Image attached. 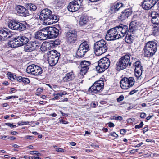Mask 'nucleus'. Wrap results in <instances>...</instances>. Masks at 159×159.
I'll list each match as a JSON object with an SVG mask.
<instances>
[{
    "mask_svg": "<svg viewBox=\"0 0 159 159\" xmlns=\"http://www.w3.org/2000/svg\"><path fill=\"white\" fill-rule=\"evenodd\" d=\"M143 133H144L146 132L148 130V127H144L143 129Z\"/></svg>",
    "mask_w": 159,
    "mask_h": 159,
    "instance_id": "obj_55",
    "label": "nucleus"
},
{
    "mask_svg": "<svg viewBox=\"0 0 159 159\" xmlns=\"http://www.w3.org/2000/svg\"><path fill=\"white\" fill-rule=\"evenodd\" d=\"M65 37L68 44H73L77 40V32L74 30H70L66 33Z\"/></svg>",
    "mask_w": 159,
    "mask_h": 159,
    "instance_id": "obj_6",
    "label": "nucleus"
},
{
    "mask_svg": "<svg viewBox=\"0 0 159 159\" xmlns=\"http://www.w3.org/2000/svg\"><path fill=\"white\" fill-rule=\"evenodd\" d=\"M123 119V117L122 116H119L117 117L115 116V120H119L120 121H121Z\"/></svg>",
    "mask_w": 159,
    "mask_h": 159,
    "instance_id": "obj_44",
    "label": "nucleus"
},
{
    "mask_svg": "<svg viewBox=\"0 0 159 159\" xmlns=\"http://www.w3.org/2000/svg\"><path fill=\"white\" fill-rule=\"evenodd\" d=\"M40 47L39 42L37 40L31 41L25 46V50L27 52H31L38 48Z\"/></svg>",
    "mask_w": 159,
    "mask_h": 159,
    "instance_id": "obj_13",
    "label": "nucleus"
},
{
    "mask_svg": "<svg viewBox=\"0 0 159 159\" xmlns=\"http://www.w3.org/2000/svg\"><path fill=\"white\" fill-rule=\"evenodd\" d=\"M138 150V149H133L132 150H131L130 151V153L131 154H134L135 153L137 152V150Z\"/></svg>",
    "mask_w": 159,
    "mask_h": 159,
    "instance_id": "obj_53",
    "label": "nucleus"
},
{
    "mask_svg": "<svg viewBox=\"0 0 159 159\" xmlns=\"http://www.w3.org/2000/svg\"><path fill=\"white\" fill-rule=\"evenodd\" d=\"M80 65L81 69L80 70V74L82 75H83L87 73L91 66V63L89 61L84 60L81 62Z\"/></svg>",
    "mask_w": 159,
    "mask_h": 159,
    "instance_id": "obj_17",
    "label": "nucleus"
},
{
    "mask_svg": "<svg viewBox=\"0 0 159 159\" xmlns=\"http://www.w3.org/2000/svg\"><path fill=\"white\" fill-rule=\"evenodd\" d=\"M48 38H55L58 36L59 34V30L54 27H46Z\"/></svg>",
    "mask_w": 159,
    "mask_h": 159,
    "instance_id": "obj_16",
    "label": "nucleus"
},
{
    "mask_svg": "<svg viewBox=\"0 0 159 159\" xmlns=\"http://www.w3.org/2000/svg\"><path fill=\"white\" fill-rule=\"evenodd\" d=\"M137 91L138 90H136L135 89L133 90L130 91V92L129 93V94L130 95H133L134 93H136Z\"/></svg>",
    "mask_w": 159,
    "mask_h": 159,
    "instance_id": "obj_54",
    "label": "nucleus"
},
{
    "mask_svg": "<svg viewBox=\"0 0 159 159\" xmlns=\"http://www.w3.org/2000/svg\"><path fill=\"white\" fill-rule=\"evenodd\" d=\"M16 97L15 96H8L6 97V99H9L11 98H14Z\"/></svg>",
    "mask_w": 159,
    "mask_h": 159,
    "instance_id": "obj_58",
    "label": "nucleus"
},
{
    "mask_svg": "<svg viewBox=\"0 0 159 159\" xmlns=\"http://www.w3.org/2000/svg\"><path fill=\"white\" fill-rule=\"evenodd\" d=\"M115 5L116 7H117V8L119 11L121 10L122 8L123 4L121 3H118Z\"/></svg>",
    "mask_w": 159,
    "mask_h": 159,
    "instance_id": "obj_40",
    "label": "nucleus"
},
{
    "mask_svg": "<svg viewBox=\"0 0 159 159\" xmlns=\"http://www.w3.org/2000/svg\"><path fill=\"white\" fill-rule=\"evenodd\" d=\"M25 7L27 8V10H29L32 12L35 11L37 9V6L34 3H28L26 4Z\"/></svg>",
    "mask_w": 159,
    "mask_h": 159,
    "instance_id": "obj_28",
    "label": "nucleus"
},
{
    "mask_svg": "<svg viewBox=\"0 0 159 159\" xmlns=\"http://www.w3.org/2000/svg\"><path fill=\"white\" fill-rule=\"evenodd\" d=\"M8 25L10 28L20 31L25 30L26 28L24 24L16 20L11 21L8 23Z\"/></svg>",
    "mask_w": 159,
    "mask_h": 159,
    "instance_id": "obj_8",
    "label": "nucleus"
},
{
    "mask_svg": "<svg viewBox=\"0 0 159 159\" xmlns=\"http://www.w3.org/2000/svg\"><path fill=\"white\" fill-rule=\"evenodd\" d=\"M56 151L58 152H61L62 151H63V149L61 148H56Z\"/></svg>",
    "mask_w": 159,
    "mask_h": 159,
    "instance_id": "obj_56",
    "label": "nucleus"
},
{
    "mask_svg": "<svg viewBox=\"0 0 159 159\" xmlns=\"http://www.w3.org/2000/svg\"><path fill=\"white\" fill-rule=\"evenodd\" d=\"M157 44L155 42H147L144 48L145 56L148 57L153 56L156 53L157 49Z\"/></svg>",
    "mask_w": 159,
    "mask_h": 159,
    "instance_id": "obj_3",
    "label": "nucleus"
},
{
    "mask_svg": "<svg viewBox=\"0 0 159 159\" xmlns=\"http://www.w3.org/2000/svg\"><path fill=\"white\" fill-rule=\"evenodd\" d=\"M6 125L8 126H9L11 127L14 128L16 127V125H13L10 123H6Z\"/></svg>",
    "mask_w": 159,
    "mask_h": 159,
    "instance_id": "obj_47",
    "label": "nucleus"
},
{
    "mask_svg": "<svg viewBox=\"0 0 159 159\" xmlns=\"http://www.w3.org/2000/svg\"><path fill=\"white\" fill-rule=\"evenodd\" d=\"M60 56V53H57V55L48 57V62L50 65L53 66L57 63Z\"/></svg>",
    "mask_w": 159,
    "mask_h": 159,
    "instance_id": "obj_22",
    "label": "nucleus"
},
{
    "mask_svg": "<svg viewBox=\"0 0 159 159\" xmlns=\"http://www.w3.org/2000/svg\"><path fill=\"white\" fill-rule=\"evenodd\" d=\"M140 117L142 118H144L146 116V114L144 113H142L140 114Z\"/></svg>",
    "mask_w": 159,
    "mask_h": 159,
    "instance_id": "obj_51",
    "label": "nucleus"
},
{
    "mask_svg": "<svg viewBox=\"0 0 159 159\" xmlns=\"http://www.w3.org/2000/svg\"><path fill=\"white\" fill-rule=\"evenodd\" d=\"M7 75L8 78L11 81H13L15 80L17 78V76L11 72H8Z\"/></svg>",
    "mask_w": 159,
    "mask_h": 159,
    "instance_id": "obj_35",
    "label": "nucleus"
},
{
    "mask_svg": "<svg viewBox=\"0 0 159 159\" xmlns=\"http://www.w3.org/2000/svg\"><path fill=\"white\" fill-rule=\"evenodd\" d=\"M126 130L125 129H121L120 130V133L122 135L125 134Z\"/></svg>",
    "mask_w": 159,
    "mask_h": 159,
    "instance_id": "obj_49",
    "label": "nucleus"
},
{
    "mask_svg": "<svg viewBox=\"0 0 159 159\" xmlns=\"http://www.w3.org/2000/svg\"><path fill=\"white\" fill-rule=\"evenodd\" d=\"M49 46V43H43L41 45L40 49L42 51H47L48 49Z\"/></svg>",
    "mask_w": 159,
    "mask_h": 159,
    "instance_id": "obj_33",
    "label": "nucleus"
},
{
    "mask_svg": "<svg viewBox=\"0 0 159 159\" xmlns=\"http://www.w3.org/2000/svg\"><path fill=\"white\" fill-rule=\"evenodd\" d=\"M152 19L151 22L153 25H159V14L155 11H153L151 14Z\"/></svg>",
    "mask_w": 159,
    "mask_h": 159,
    "instance_id": "obj_23",
    "label": "nucleus"
},
{
    "mask_svg": "<svg viewBox=\"0 0 159 159\" xmlns=\"http://www.w3.org/2000/svg\"><path fill=\"white\" fill-rule=\"evenodd\" d=\"M37 91H38V92L41 93L42 92L43 89H42L41 88H38L37 89Z\"/></svg>",
    "mask_w": 159,
    "mask_h": 159,
    "instance_id": "obj_63",
    "label": "nucleus"
},
{
    "mask_svg": "<svg viewBox=\"0 0 159 159\" xmlns=\"http://www.w3.org/2000/svg\"><path fill=\"white\" fill-rule=\"evenodd\" d=\"M39 18L43 21L45 25L55 23L58 21L59 18L55 15L52 14L51 10L46 8L42 10L40 13Z\"/></svg>",
    "mask_w": 159,
    "mask_h": 159,
    "instance_id": "obj_1",
    "label": "nucleus"
},
{
    "mask_svg": "<svg viewBox=\"0 0 159 159\" xmlns=\"http://www.w3.org/2000/svg\"><path fill=\"white\" fill-rule=\"evenodd\" d=\"M135 68H141L142 69V66L141 65V62L139 61H136L134 63V65Z\"/></svg>",
    "mask_w": 159,
    "mask_h": 159,
    "instance_id": "obj_37",
    "label": "nucleus"
},
{
    "mask_svg": "<svg viewBox=\"0 0 159 159\" xmlns=\"http://www.w3.org/2000/svg\"><path fill=\"white\" fill-rule=\"evenodd\" d=\"M23 78L21 76H19L18 77H17L16 79L17 80V81L19 82H22V80L23 79Z\"/></svg>",
    "mask_w": 159,
    "mask_h": 159,
    "instance_id": "obj_48",
    "label": "nucleus"
},
{
    "mask_svg": "<svg viewBox=\"0 0 159 159\" xmlns=\"http://www.w3.org/2000/svg\"><path fill=\"white\" fill-rule=\"evenodd\" d=\"M116 27L109 29L107 31L105 37L106 40L108 41L114 40L121 38L120 32L117 31Z\"/></svg>",
    "mask_w": 159,
    "mask_h": 159,
    "instance_id": "obj_7",
    "label": "nucleus"
},
{
    "mask_svg": "<svg viewBox=\"0 0 159 159\" xmlns=\"http://www.w3.org/2000/svg\"><path fill=\"white\" fill-rule=\"evenodd\" d=\"M135 75L137 79H141V76L142 73V69L135 68Z\"/></svg>",
    "mask_w": 159,
    "mask_h": 159,
    "instance_id": "obj_32",
    "label": "nucleus"
},
{
    "mask_svg": "<svg viewBox=\"0 0 159 159\" xmlns=\"http://www.w3.org/2000/svg\"><path fill=\"white\" fill-rule=\"evenodd\" d=\"M60 122H62V123L63 124H67L68 123V122L65 121L64 120H60Z\"/></svg>",
    "mask_w": 159,
    "mask_h": 159,
    "instance_id": "obj_62",
    "label": "nucleus"
},
{
    "mask_svg": "<svg viewBox=\"0 0 159 159\" xmlns=\"http://www.w3.org/2000/svg\"><path fill=\"white\" fill-rule=\"evenodd\" d=\"M63 93H55V95H56V97H54L52 98V100H56L57 99L58 97H61L62 96Z\"/></svg>",
    "mask_w": 159,
    "mask_h": 159,
    "instance_id": "obj_38",
    "label": "nucleus"
},
{
    "mask_svg": "<svg viewBox=\"0 0 159 159\" xmlns=\"http://www.w3.org/2000/svg\"><path fill=\"white\" fill-rule=\"evenodd\" d=\"M132 14V11L130 9H127L122 11L121 14L118 16L119 19L122 20L128 18Z\"/></svg>",
    "mask_w": 159,
    "mask_h": 159,
    "instance_id": "obj_20",
    "label": "nucleus"
},
{
    "mask_svg": "<svg viewBox=\"0 0 159 159\" xmlns=\"http://www.w3.org/2000/svg\"><path fill=\"white\" fill-rule=\"evenodd\" d=\"M21 41L22 42V44H26L29 41V39L25 35H20L18 36Z\"/></svg>",
    "mask_w": 159,
    "mask_h": 159,
    "instance_id": "obj_31",
    "label": "nucleus"
},
{
    "mask_svg": "<svg viewBox=\"0 0 159 159\" xmlns=\"http://www.w3.org/2000/svg\"><path fill=\"white\" fill-rule=\"evenodd\" d=\"M152 4L155 5L159 0H148Z\"/></svg>",
    "mask_w": 159,
    "mask_h": 159,
    "instance_id": "obj_50",
    "label": "nucleus"
},
{
    "mask_svg": "<svg viewBox=\"0 0 159 159\" xmlns=\"http://www.w3.org/2000/svg\"><path fill=\"white\" fill-rule=\"evenodd\" d=\"M134 80L133 77L129 78L124 77L120 81V85L122 89H127L132 86L134 84Z\"/></svg>",
    "mask_w": 159,
    "mask_h": 159,
    "instance_id": "obj_11",
    "label": "nucleus"
},
{
    "mask_svg": "<svg viewBox=\"0 0 159 159\" xmlns=\"http://www.w3.org/2000/svg\"><path fill=\"white\" fill-rule=\"evenodd\" d=\"M98 105V103L97 102H94L92 104L91 106L93 107H95Z\"/></svg>",
    "mask_w": 159,
    "mask_h": 159,
    "instance_id": "obj_57",
    "label": "nucleus"
},
{
    "mask_svg": "<svg viewBox=\"0 0 159 159\" xmlns=\"http://www.w3.org/2000/svg\"><path fill=\"white\" fill-rule=\"evenodd\" d=\"M42 71L41 68L34 64L28 66L26 70L27 73L35 76L41 74Z\"/></svg>",
    "mask_w": 159,
    "mask_h": 159,
    "instance_id": "obj_12",
    "label": "nucleus"
},
{
    "mask_svg": "<svg viewBox=\"0 0 159 159\" xmlns=\"http://www.w3.org/2000/svg\"><path fill=\"white\" fill-rule=\"evenodd\" d=\"M60 112L63 116H68V115L67 113H64L62 111H61Z\"/></svg>",
    "mask_w": 159,
    "mask_h": 159,
    "instance_id": "obj_61",
    "label": "nucleus"
},
{
    "mask_svg": "<svg viewBox=\"0 0 159 159\" xmlns=\"http://www.w3.org/2000/svg\"><path fill=\"white\" fill-rule=\"evenodd\" d=\"M153 34L154 35H157L159 34V25H153Z\"/></svg>",
    "mask_w": 159,
    "mask_h": 159,
    "instance_id": "obj_34",
    "label": "nucleus"
},
{
    "mask_svg": "<svg viewBox=\"0 0 159 159\" xmlns=\"http://www.w3.org/2000/svg\"><path fill=\"white\" fill-rule=\"evenodd\" d=\"M29 123L28 121H20L18 123V124L20 125H27Z\"/></svg>",
    "mask_w": 159,
    "mask_h": 159,
    "instance_id": "obj_42",
    "label": "nucleus"
},
{
    "mask_svg": "<svg viewBox=\"0 0 159 159\" xmlns=\"http://www.w3.org/2000/svg\"><path fill=\"white\" fill-rule=\"evenodd\" d=\"M139 23L136 21H132L129 26V28L128 33L134 34L135 32L137 26L138 25Z\"/></svg>",
    "mask_w": 159,
    "mask_h": 159,
    "instance_id": "obj_24",
    "label": "nucleus"
},
{
    "mask_svg": "<svg viewBox=\"0 0 159 159\" xmlns=\"http://www.w3.org/2000/svg\"><path fill=\"white\" fill-rule=\"evenodd\" d=\"M130 57L129 55H126L119 59L116 66L117 70H120L126 68L128 65L130 66L131 62H130Z\"/></svg>",
    "mask_w": 159,
    "mask_h": 159,
    "instance_id": "obj_4",
    "label": "nucleus"
},
{
    "mask_svg": "<svg viewBox=\"0 0 159 159\" xmlns=\"http://www.w3.org/2000/svg\"><path fill=\"white\" fill-rule=\"evenodd\" d=\"M110 10L111 11V13H115L116 12L119 11L117 8V7H116L115 5L112 6L111 7Z\"/></svg>",
    "mask_w": 159,
    "mask_h": 159,
    "instance_id": "obj_39",
    "label": "nucleus"
},
{
    "mask_svg": "<svg viewBox=\"0 0 159 159\" xmlns=\"http://www.w3.org/2000/svg\"><path fill=\"white\" fill-rule=\"evenodd\" d=\"M132 34L127 33L126 36L125 38V41L126 42L129 43H132L134 40V35Z\"/></svg>",
    "mask_w": 159,
    "mask_h": 159,
    "instance_id": "obj_29",
    "label": "nucleus"
},
{
    "mask_svg": "<svg viewBox=\"0 0 159 159\" xmlns=\"http://www.w3.org/2000/svg\"><path fill=\"white\" fill-rule=\"evenodd\" d=\"M110 65L109 59L106 57L102 58L98 61V66L96 67V70L99 73H102L107 69Z\"/></svg>",
    "mask_w": 159,
    "mask_h": 159,
    "instance_id": "obj_5",
    "label": "nucleus"
},
{
    "mask_svg": "<svg viewBox=\"0 0 159 159\" xmlns=\"http://www.w3.org/2000/svg\"><path fill=\"white\" fill-rule=\"evenodd\" d=\"M104 83L102 80H99L95 82L94 84L90 87L88 92L89 93H96L100 91H101L103 89Z\"/></svg>",
    "mask_w": 159,
    "mask_h": 159,
    "instance_id": "obj_10",
    "label": "nucleus"
},
{
    "mask_svg": "<svg viewBox=\"0 0 159 159\" xmlns=\"http://www.w3.org/2000/svg\"><path fill=\"white\" fill-rule=\"evenodd\" d=\"M89 21L88 17L87 16H83L80 19V20L79 22V24L82 26L86 24Z\"/></svg>",
    "mask_w": 159,
    "mask_h": 159,
    "instance_id": "obj_30",
    "label": "nucleus"
},
{
    "mask_svg": "<svg viewBox=\"0 0 159 159\" xmlns=\"http://www.w3.org/2000/svg\"><path fill=\"white\" fill-rule=\"evenodd\" d=\"M69 11L74 12L77 11L80 8V5L78 1L74 0L70 3L67 7Z\"/></svg>",
    "mask_w": 159,
    "mask_h": 159,
    "instance_id": "obj_18",
    "label": "nucleus"
},
{
    "mask_svg": "<svg viewBox=\"0 0 159 159\" xmlns=\"http://www.w3.org/2000/svg\"><path fill=\"white\" fill-rule=\"evenodd\" d=\"M108 49V44L104 40L98 41L94 44V52L97 55L99 56L103 54Z\"/></svg>",
    "mask_w": 159,
    "mask_h": 159,
    "instance_id": "obj_2",
    "label": "nucleus"
},
{
    "mask_svg": "<svg viewBox=\"0 0 159 159\" xmlns=\"http://www.w3.org/2000/svg\"><path fill=\"white\" fill-rule=\"evenodd\" d=\"M124 99V97L123 95H121L117 99V101L118 102L122 101Z\"/></svg>",
    "mask_w": 159,
    "mask_h": 159,
    "instance_id": "obj_43",
    "label": "nucleus"
},
{
    "mask_svg": "<svg viewBox=\"0 0 159 159\" xmlns=\"http://www.w3.org/2000/svg\"><path fill=\"white\" fill-rule=\"evenodd\" d=\"M0 33L4 37L7 39L10 38L11 36V31L7 28H4L0 30Z\"/></svg>",
    "mask_w": 159,
    "mask_h": 159,
    "instance_id": "obj_26",
    "label": "nucleus"
},
{
    "mask_svg": "<svg viewBox=\"0 0 159 159\" xmlns=\"http://www.w3.org/2000/svg\"><path fill=\"white\" fill-rule=\"evenodd\" d=\"M22 82L26 84L29 83L30 81L28 78L23 77Z\"/></svg>",
    "mask_w": 159,
    "mask_h": 159,
    "instance_id": "obj_41",
    "label": "nucleus"
},
{
    "mask_svg": "<svg viewBox=\"0 0 159 159\" xmlns=\"http://www.w3.org/2000/svg\"><path fill=\"white\" fill-rule=\"evenodd\" d=\"M35 37L41 40H45L48 38L46 28L36 32L35 34Z\"/></svg>",
    "mask_w": 159,
    "mask_h": 159,
    "instance_id": "obj_15",
    "label": "nucleus"
},
{
    "mask_svg": "<svg viewBox=\"0 0 159 159\" xmlns=\"http://www.w3.org/2000/svg\"><path fill=\"white\" fill-rule=\"evenodd\" d=\"M3 36H1L0 35V40L1 41L2 40H5L6 39L5 38V37H3Z\"/></svg>",
    "mask_w": 159,
    "mask_h": 159,
    "instance_id": "obj_59",
    "label": "nucleus"
},
{
    "mask_svg": "<svg viewBox=\"0 0 159 159\" xmlns=\"http://www.w3.org/2000/svg\"><path fill=\"white\" fill-rule=\"evenodd\" d=\"M36 152V151H31L30 152V153L32 155L36 154L38 156H39L40 154L39 153L35 152Z\"/></svg>",
    "mask_w": 159,
    "mask_h": 159,
    "instance_id": "obj_45",
    "label": "nucleus"
},
{
    "mask_svg": "<svg viewBox=\"0 0 159 159\" xmlns=\"http://www.w3.org/2000/svg\"><path fill=\"white\" fill-rule=\"evenodd\" d=\"M110 135L112 136L117 138L118 137V135L115 132H111L110 134Z\"/></svg>",
    "mask_w": 159,
    "mask_h": 159,
    "instance_id": "obj_46",
    "label": "nucleus"
},
{
    "mask_svg": "<svg viewBox=\"0 0 159 159\" xmlns=\"http://www.w3.org/2000/svg\"><path fill=\"white\" fill-rule=\"evenodd\" d=\"M57 53H60L57 52L56 50H53L48 52L47 54L48 55V57H49V56L57 55Z\"/></svg>",
    "mask_w": 159,
    "mask_h": 159,
    "instance_id": "obj_36",
    "label": "nucleus"
},
{
    "mask_svg": "<svg viewBox=\"0 0 159 159\" xmlns=\"http://www.w3.org/2000/svg\"><path fill=\"white\" fill-rule=\"evenodd\" d=\"M22 44L21 41L18 36L15 38L13 40L10 41L8 43V45L12 48L22 46Z\"/></svg>",
    "mask_w": 159,
    "mask_h": 159,
    "instance_id": "obj_19",
    "label": "nucleus"
},
{
    "mask_svg": "<svg viewBox=\"0 0 159 159\" xmlns=\"http://www.w3.org/2000/svg\"><path fill=\"white\" fill-rule=\"evenodd\" d=\"M154 5L148 0H144L142 5L143 8L146 10L151 9Z\"/></svg>",
    "mask_w": 159,
    "mask_h": 159,
    "instance_id": "obj_25",
    "label": "nucleus"
},
{
    "mask_svg": "<svg viewBox=\"0 0 159 159\" xmlns=\"http://www.w3.org/2000/svg\"><path fill=\"white\" fill-rule=\"evenodd\" d=\"M33 137V136H26L25 138L30 139H32V138Z\"/></svg>",
    "mask_w": 159,
    "mask_h": 159,
    "instance_id": "obj_60",
    "label": "nucleus"
},
{
    "mask_svg": "<svg viewBox=\"0 0 159 159\" xmlns=\"http://www.w3.org/2000/svg\"><path fill=\"white\" fill-rule=\"evenodd\" d=\"M108 124L109 127H114V124L111 122H109L108 123Z\"/></svg>",
    "mask_w": 159,
    "mask_h": 159,
    "instance_id": "obj_52",
    "label": "nucleus"
},
{
    "mask_svg": "<svg viewBox=\"0 0 159 159\" xmlns=\"http://www.w3.org/2000/svg\"><path fill=\"white\" fill-rule=\"evenodd\" d=\"M87 41H84L80 44L76 52L77 58H81L83 57L85 54L88 51L89 49V46Z\"/></svg>",
    "mask_w": 159,
    "mask_h": 159,
    "instance_id": "obj_9",
    "label": "nucleus"
},
{
    "mask_svg": "<svg viewBox=\"0 0 159 159\" xmlns=\"http://www.w3.org/2000/svg\"><path fill=\"white\" fill-rule=\"evenodd\" d=\"M117 31L120 33L119 34H120L121 37H124L126 35V33H128V26L126 25H124L122 24L120 25L117 26L116 27Z\"/></svg>",
    "mask_w": 159,
    "mask_h": 159,
    "instance_id": "obj_21",
    "label": "nucleus"
},
{
    "mask_svg": "<svg viewBox=\"0 0 159 159\" xmlns=\"http://www.w3.org/2000/svg\"><path fill=\"white\" fill-rule=\"evenodd\" d=\"M75 75L73 71L68 73L63 78V80L64 81L67 82L73 80L75 78Z\"/></svg>",
    "mask_w": 159,
    "mask_h": 159,
    "instance_id": "obj_27",
    "label": "nucleus"
},
{
    "mask_svg": "<svg viewBox=\"0 0 159 159\" xmlns=\"http://www.w3.org/2000/svg\"><path fill=\"white\" fill-rule=\"evenodd\" d=\"M15 9L17 14L20 16L26 17L30 15L28 10L23 6L17 5L15 6Z\"/></svg>",
    "mask_w": 159,
    "mask_h": 159,
    "instance_id": "obj_14",
    "label": "nucleus"
},
{
    "mask_svg": "<svg viewBox=\"0 0 159 159\" xmlns=\"http://www.w3.org/2000/svg\"><path fill=\"white\" fill-rule=\"evenodd\" d=\"M8 139H9L11 140H13L16 139V138L14 136H11L9 137Z\"/></svg>",
    "mask_w": 159,
    "mask_h": 159,
    "instance_id": "obj_64",
    "label": "nucleus"
}]
</instances>
